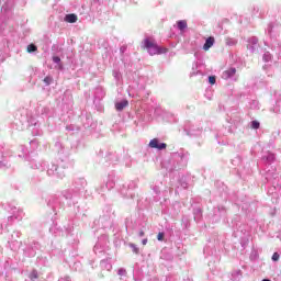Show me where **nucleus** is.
I'll return each mask as SVG.
<instances>
[{
  "label": "nucleus",
  "instance_id": "f3484780",
  "mask_svg": "<svg viewBox=\"0 0 281 281\" xmlns=\"http://www.w3.org/2000/svg\"><path fill=\"white\" fill-rule=\"evenodd\" d=\"M142 243H143V245H148V239L145 238L142 240Z\"/></svg>",
  "mask_w": 281,
  "mask_h": 281
},
{
  "label": "nucleus",
  "instance_id": "9b49d317",
  "mask_svg": "<svg viewBox=\"0 0 281 281\" xmlns=\"http://www.w3.org/2000/svg\"><path fill=\"white\" fill-rule=\"evenodd\" d=\"M251 128H255V130L260 128V122H258V121H252V122H251Z\"/></svg>",
  "mask_w": 281,
  "mask_h": 281
},
{
  "label": "nucleus",
  "instance_id": "4468645a",
  "mask_svg": "<svg viewBox=\"0 0 281 281\" xmlns=\"http://www.w3.org/2000/svg\"><path fill=\"white\" fill-rule=\"evenodd\" d=\"M165 236H166V234H164V233H158V235H157V240L162 241Z\"/></svg>",
  "mask_w": 281,
  "mask_h": 281
},
{
  "label": "nucleus",
  "instance_id": "6e6552de",
  "mask_svg": "<svg viewBox=\"0 0 281 281\" xmlns=\"http://www.w3.org/2000/svg\"><path fill=\"white\" fill-rule=\"evenodd\" d=\"M37 49H38V47H36V45L30 44V45L27 46V48H26V52H27L29 54H32V53H34V52H37Z\"/></svg>",
  "mask_w": 281,
  "mask_h": 281
},
{
  "label": "nucleus",
  "instance_id": "1a4fd4ad",
  "mask_svg": "<svg viewBox=\"0 0 281 281\" xmlns=\"http://www.w3.org/2000/svg\"><path fill=\"white\" fill-rule=\"evenodd\" d=\"M30 280L34 281V280H38V271L33 270L30 276H29Z\"/></svg>",
  "mask_w": 281,
  "mask_h": 281
},
{
  "label": "nucleus",
  "instance_id": "f8f14e48",
  "mask_svg": "<svg viewBox=\"0 0 281 281\" xmlns=\"http://www.w3.org/2000/svg\"><path fill=\"white\" fill-rule=\"evenodd\" d=\"M209 82H210V85H216V77L210 76L209 77Z\"/></svg>",
  "mask_w": 281,
  "mask_h": 281
},
{
  "label": "nucleus",
  "instance_id": "f257e3e1",
  "mask_svg": "<svg viewBox=\"0 0 281 281\" xmlns=\"http://www.w3.org/2000/svg\"><path fill=\"white\" fill-rule=\"evenodd\" d=\"M143 43H144V48L147 49V52L150 54V56L161 54V49L159 48L157 43H155V40L145 38L143 41Z\"/></svg>",
  "mask_w": 281,
  "mask_h": 281
},
{
  "label": "nucleus",
  "instance_id": "a211bd4d",
  "mask_svg": "<svg viewBox=\"0 0 281 281\" xmlns=\"http://www.w3.org/2000/svg\"><path fill=\"white\" fill-rule=\"evenodd\" d=\"M135 254H137V248H134Z\"/></svg>",
  "mask_w": 281,
  "mask_h": 281
},
{
  "label": "nucleus",
  "instance_id": "20e7f679",
  "mask_svg": "<svg viewBox=\"0 0 281 281\" xmlns=\"http://www.w3.org/2000/svg\"><path fill=\"white\" fill-rule=\"evenodd\" d=\"M126 106H128V100H123L121 102L115 103L116 111H124V109H126Z\"/></svg>",
  "mask_w": 281,
  "mask_h": 281
},
{
  "label": "nucleus",
  "instance_id": "dca6fc26",
  "mask_svg": "<svg viewBox=\"0 0 281 281\" xmlns=\"http://www.w3.org/2000/svg\"><path fill=\"white\" fill-rule=\"evenodd\" d=\"M145 234H146V233H144V231H140V232L138 233V235L140 236V238L144 237Z\"/></svg>",
  "mask_w": 281,
  "mask_h": 281
},
{
  "label": "nucleus",
  "instance_id": "423d86ee",
  "mask_svg": "<svg viewBox=\"0 0 281 281\" xmlns=\"http://www.w3.org/2000/svg\"><path fill=\"white\" fill-rule=\"evenodd\" d=\"M66 23H76L78 21V15L70 13L65 16Z\"/></svg>",
  "mask_w": 281,
  "mask_h": 281
},
{
  "label": "nucleus",
  "instance_id": "39448f33",
  "mask_svg": "<svg viewBox=\"0 0 281 281\" xmlns=\"http://www.w3.org/2000/svg\"><path fill=\"white\" fill-rule=\"evenodd\" d=\"M213 45H214V37H209L203 45L204 52H207Z\"/></svg>",
  "mask_w": 281,
  "mask_h": 281
},
{
  "label": "nucleus",
  "instance_id": "7ed1b4c3",
  "mask_svg": "<svg viewBox=\"0 0 281 281\" xmlns=\"http://www.w3.org/2000/svg\"><path fill=\"white\" fill-rule=\"evenodd\" d=\"M233 76H236V68H228L222 74V78H224V80H229Z\"/></svg>",
  "mask_w": 281,
  "mask_h": 281
},
{
  "label": "nucleus",
  "instance_id": "f03ea898",
  "mask_svg": "<svg viewBox=\"0 0 281 281\" xmlns=\"http://www.w3.org/2000/svg\"><path fill=\"white\" fill-rule=\"evenodd\" d=\"M168 145L166 143H159V139L153 138L149 142V148H157L158 150H166Z\"/></svg>",
  "mask_w": 281,
  "mask_h": 281
},
{
  "label": "nucleus",
  "instance_id": "2eb2a0df",
  "mask_svg": "<svg viewBox=\"0 0 281 281\" xmlns=\"http://www.w3.org/2000/svg\"><path fill=\"white\" fill-rule=\"evenodd\" d=\"M53 60H54V63H60V57L55 56V57H53Z\"/></svg>",
  "mask_w": 281,
  "mask_h": 281
},
{
  "label": "nucleus",
  "instance_id": "ddd939ff",
  "mask_svg": "<svg viewBox=\"0 0 281 281\" xmlns=\"http://www.w3.org/2000/svg\"><path fill=\"white\" fill-rule=\"evenodd\" d=\"M272 260H273L274 262H278V260H280V254L274 252V254L272 255Z\"/></svg>",
  "mask_w": 281,
  "mask_h": 281
},
{
  "label": "nucleus",
  "instance_id": "6ab92c4d",
  "mask_svg": "<svg viewBox=\"0 0 281 281\" xmlns=\"http://www.w3.org/2000/svg\"><path fill=\"white\" fill-rule=\"evenodd\" d=\"M131 247H134V248H135L134 244H131Z\"/></svg>",
  "mask_w": 281,
  "mask_h": 281
},
{
  "label": "nucleus",
  "instance_id": "9d476101",
  "mask_svg": "<svg viewBox=\"0 0 281 281\" xmlns=\"http://www.w3.org/2000/svg\"><path fill=\"white\" fill-rule=\"evenodd\" d=\"M44 82L47 87H49V85L54 82V78H52V76H47L44 78Z\"/></svg>",
  "mask_w": 281,
  "mask_h": 281
},
{
  "label": "nucleus",
  "instance_id": "0eeeda50",
  "mask_svg": "<svg viewBox=\"0 0 281 281\" xmlns=\"http://www.w3.org/2000/svg\"><path fill=\"white\" fill-rule=\"evenodd\" d=\"M178 30L182 32V30H186L188 27V21L186 20H180L177 22Z\"/></svg>",
  "mask_w": 281,
  "mask_h": 281
}]
</instances>
